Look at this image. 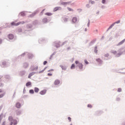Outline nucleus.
<instances>
[{"mask_svg": "<svg viewBox=\"0 0 125 125\" xmlns=\"http://www.w3.org/2000/svg\"><path fill=\"white\" fill-rule=\"evenodd\" d=\"M8 120L9 121V122H11V123L12 122V121L13 120V118L12 117V116H9L8 118Z\"/></svg>", "mask_w": 125, "mask_h": 125, "instance_id": "33", "label": "nucleus"}, {"mask_svg": "<svg viewBox=\"0 0 125 125\" xmlns=\"http://www.w3.org/2000/svg\"><path fill=\"white\" fill-rule=\"evenodd\" d=\"M60 67H61L62 69L63 70V71H66V70H67V68H68V66L65 65V64H61L60 65Z\"/></svg>", "mask_w": 125, "mask_h": 125, "instance_id": "6", "label": "nucleus"}, {"mask_svg": "<svg viewBox=\"0 0 125 125\" xmlns=\"http://www.w3.org/2000/svg\"><path fill=\"white\" fill-rule=\"evenodd\" d=\"M121 100H122V99L121 98V97H120L119 96H117L116 98L115 101L117 102H120Z\"/></svg>", "mask_w": 125, "mask_h": 125, "instance_id": "18", "label": "nucleus"}, {"mask_svg": "<svg viewBox=\"0 0 125 125\" xmlns=\"http://www.w3.org/2000/svg\"><path fill=\"white\" fill-rule=\"evenodd\" d=\"M29 93H30V94H34V93H35V91L33 89H30L29 90Z\"/></svg>", "mask_w": 125, "mask_h": 125, "instance_id": "35", "label": "nucleus"}, {"mask_svg": "<svg viewBox=\"0 0 125 125\" xmlns=\"http://www.w3.org/2000/svg\"><path fill=\"white\" fill-rule=\"evenodd\" d=\"M26 74V71H21L20 72V76H24Z\"/></svg>", "mask_w": 125, "mask_h": 125, "instance_id": "26", "label": "nucleus"}, {"mask_svg": "<svg viewBox=\"0 0 125 125\" xmlns=\"http://www.w3.org/2000/svg\"><path fill=\"white\" fill-rule=\"evenodd\" d=\"M47 76H52V74L51 73H48Z\"/></svg>", "mask_w": 125, "mask_h": 125, "instance_id": "62", "label": "nucleus"}, {"mask_svg": "<svg viewBox=\"0 0 125 125\" xmlns=\"http://www.w3.org/2000/svg\"><path fill=\"white\" fill-rule=\"evenodd\" d=\"M27 55V52H24L23 54H22L20 56H18V58H22V57H24V56H25V55Z\"/></svg>", "mask_w": 125, "mask_h": 125, "instance_id": "19", "label": "nucleus"}, {"mask_svg": "<svg viewBox=\"0 0 125 125\" xmlns=\"http://www.w3.org/2000/svg\"><path fill=\"white\" fill-rule=\"evenodd\" d=\"M36 14H37V11H35L33 14L30 15L28 17H30V18H33L34 17V16H35V15H36Z\"/></svg>", "mask_w": 125, "mask_h": 125, "instance_id": "23", "label": "nucleus"}, {"mask_svg": "<svg viewBox=\"0 0 125 125\" xmlns=\"http://www.w3.org/2000/svg\"><path fill=\"white\" fill-rule=\"evenodd\" d=\"M75 64L77 65V66L80 70H81V71H83V64L79 62V61H75Z\"/></svg>", "mask_w": 125, "mask_h": 125, "instance_id": "3", "label": "nucleus"}, {"mask_svg": "<svg viewBox=\"0 0 125 125\" xmlns=\"http://www.w3.org/2000/svg\"><path fill=\"white\" fill-rule=\"evenodd\" d=\"M26 55H27L29 59H32L34 57V55L32 53L26 52Z\"/></svg>", "mask_w": 125, "mask_h": 125, "instance_id": "8", "label": "nucleus"}, {"mask_svg": "<svg viewBox=\"0 0 125 125\" xmlns=\"http://www.w3.org/2000/svg\"><path fill=\"white\" fill-rule=\"evenodd\" d=\"M61 4H62V5H64V7L67 6V5L66 4V2H62Z\"/></svg>", "mask_w": 125, "mask_h": 125, "instance_id": "38", "label": "nucleus"}, {"mask_svg": "<svg viewBox=\"0 0 125 125\" xmlns=\"http://www.w3.org/2000/svg\"><path fill=\"white\" fill-rule=\"evenodd\" d=\"M90 20H88V23H87V27H89V24H90Z\"/></svg>", "mask_w": 125, "mask_h": 125, "instance_id": "47", "label": "nucleus"}, {"mask_svg": "<svg viewBox=\"0 0 125 125\" xmlns=\"http://www.w3.org/2000/svg\"><path fill=\"white\" fill-rule=\"evenodd\" d=\"M54 46H55L57 48H59L60 47L61 45L59 43V42H54L53 44Z\"/></svg>", "mask_w": 125, "mask_h": 125, "instance_id": "7", "label": "nucleus"}, {"mask_svg": "<svg viewBox=\"0 0 125 125\" xmlns=\"http://www.w3.org/2000/svg\"><path fill=\"white\" fill-rule=\"evenodd\" d=\"M120 22H121V21H118L114 22L113 24H114V25H115V24H119V23H120Z\"/></svg>", "mask_w": 125, "mask_h": 125, "instance_id": "45", "label": "nucleus"}, {"mask_svg": "<svg viewBox=\"0 0 125 125\" xmlns=\"http://www.w3.org/2000/svg\"><path fill=\"white\" fill-rule=\"evenodd\" d=\"M32 24L36 26V25H38V24H39V21L38 20H35L32 22Z\"/></svg>", "mask_w": 125, "mask_h": 125, "instance_id": "24", "label": "nucleus"}, {"mask_svg": "<svg viewBox=\"0 0 125 125\" xmlns=\"http://www.w3.org/2000/svg\"><path fill=\"white\" fill-rule=\"evenodd\" d=\"M26 28H27V29L28 30L30 29V30H33V24H31V23H28L25 26Z\"/></svg>", "mask_w": 125, "mask_h": 125, "instance_id": "4", "label": "nucleus"}, {"mask_svg": "<svg viewBox=\"0 0 125 125\" xmlns=\"http://www.w3.org/2000/svg\"><path fill=\"white\" fill-rule=\"evenodd\" d=\"M18 32L19 33H21V32H22V29L19 28V29L18 30Z\"/></svg>", "mask_w": 125, "mask_h": 125, "instance_id": "49", "label": "nucleus"}, {"mask_svg": "<svg viewBox=\"0 0 125 125\" xmlns=\"http://www.w3.org/2000/svg\"><path fill=\"white\" fill-rule=\"evenodd\" d=\"M63 21H64V22H67V21H68V18H64L63 19Z\"/></svg>", "mask_w": 125, "mask_h": 125, "instance_id": "43", "label": "nucleus"}, {"mask_svg": "<svg viewBox=\"0 0 125 125\" xmlns=\"http://www.w3.org/2000/svg\"><path fill=\"white\" fill-rule=\"evenodd\" d=\"M104 56L106 58L109 57V56H110V55L109 54V53H106L105 54H104Z\"/></svg>", "mask_w": 125, "mask_h": 125, "instance_id": "44", "label": "nucleus"}, {"mask_svg": "<svg viewBox=\"0 0 125 125\" xmlns=\"http://www.w3.org/2000/svg\"><path fill=\"white\" fill-rule=\"evenodd\" d=\"M44 72V70H42V71H40L38 72V74H42V73H43Z\"/></svg>", "mask_w": 125, "mask_h": 125, "instance_id": "48", "label": "nucleus"}, {"mask_svg": "<svg viewBox=\"0 0 125 125\" xmlns=\"http://www.w3.org/2000/svg\"><path fill=\"white\" fill-rule=\"evenodd\" d=\"M71 1H68V2H65V3L66 4V5H68L69 4H70V3H71Z\"/></svg>", "mask_w": 125, "mask_h": 125, "instance_id": "53", "label": "nucleus"}, {"mask_svg": "<svg viewBox=\"0 0 125 125\" xmlns=\"http://www.w3.org/2000/svg\"><path fill=\"white\" fill-rule=\"evenodd\" d=\"M60 83V80L57 79L54 82V84L55 85H58Z\"/></svg>", "mask_w": 125, "mask_h": 125, "instance_id": "15", "label": "nucleus"}, {"mask_svg": "<svg viewBox=\"0 0 125 125\" xmlns=\"http://www.w3.org/2000/svg\"><path fill=\"white\" fill-rule=\"evenodd\" d=\"M86 7H87V8H89L90 7V5H89V4H87L86 5Z\"/></svg>", "mask_w": 125, "mask_h": 125, "instance_id": "52", "label": "nucleus"}, {"mask_svg": "<svg viewBox=\"0 0 125 125\" xmlns=\"http://www.w3.org/2000/svg\"><path fill=\"white\" fill-rule=\"evenodd\" d=\"M8 39L10 40H12L13 39H14V35L12 34H10L8 35Z\"/></svg>", "mask_w": 125, "mask_h": 125, "instance_id": "10", "label": "nucleus"}, {"mask_svg": "<svg viewBox=\"0 0 125 125\" xmlns=\"http://www.w3.org/2000/svg\"><path fill=\"white\" fill-rule=\"evenodd\" d=\"M31 84H32V83H31V82H28L26 83V86H29V85H31Z\"/></svg>", "mask_w": 125, "mask_h": 125, "instance_id": "34", "label": "nucleus"}, {"mask_svg": "<svg viewBox=\"0 0 125 125\" xmlns=\"http://www.w3.org/2000/svg\"><path fill=\"white\" fill-rule=\"evenodd\" d=\"M87 107L88 108H92V105L91 104H88Z\"/></svg>", "mask_w": 125, "mask_h": 125, "instance_id": "51", "label": "nucleus"}, {"mask_svg": "<svg viewBox=\"0 0 125 125\" xmlns=\"http://www.w3.org/2000/svg\"><path fill=\"white\" fill-rule=\"evenodd\" d=\"M2 43V39L0 38V44H1Z\"/></svg>", "mask_w": 125, "mask_h": 125, "instance_id": "60", "label": "nucleus"}, {"mask_svg": "<svg viewBox=\"0 0 125 125\" xmlns=\"http://www.w3.org/2000/svg\"><path fill=\"white\" fill-rule=\"evenodd\" d=\"M62 9V8L61 7H56L54 8V11H57V10H61Z\"/></svg>", "mask_w": 125, "mask_h": 125, "instance_id": "17", "label": "nucleus"}, {"mask_svg": "<svg viewBox=\"0 0 125 125\" xmlns=\"http://www.w3.org/2000/svg\"><path fill=\"white\" fill-rule=\"evenodd\" d=\"M4 84L3 83H0V86H3Z\"/></svg>", "mask_w": 125, "mask_h": 125, "instance_id": "63", "label": "nucleus"}, {"mask_svg": "<svg viewBox=\"0 0 125 125\" xmlns=\"http://www.w3.org/2000/svg\"><path fill=\"white\" fill-rule=\"evenodd\" d=\"M53 71H54V70L53 69H51L48 70L47 72H52Z\"/></svg>", "mask_w": 125, "mask_h": 125, "instance_id": "57", "label": "nucleus"}, {"mask_svg": "<svg viewBox=\"0 0 125 125\" xmlns=\"http://www.w3.org/2000/svg\"><path fill=\"white\" fill-rule=\"evenodd\" d=\"M11 25H12V26H18L17 25V23H16L14 21H13L11 23Z\"/></svg>", "mask_w": 125, "mask_h": 125, "instance_id": "37", "label": "nucleus"}, {"mask_svg": "<svg viewBox=\"0 0 125 125\" xmlns=\"http://www.w3.org/2000/svg\"><path fill=\"white\" fill-rule=\"evenodd\" d=\"M117 92H122V88H118L117 89Z\"/></svg>", "mask_w": 125, "mask_h": 125, "instance_id": "42", "label": "nucleus"}, {"mask_svg": "<svg viewBox=\"0 0 125 125\" xmlns=\"http://www.w3.org/2000/svg\"><path fill=\"white\" fill-rule=\"evenodd\" d=\"M4 96V93L0 94V98H2Z\"/></svg>", "mask_w": 125, "mask_h": 125, "instance_id": "46", "label": "nucleus"}, {"mask_svg": "<svg viewBox=\"0 0 125 125\" xmlns=\"http://www.w3.org/2000/svg\"><path fill=\"white\" fill-rule=\"evenodd\" d=\"M114 26H115V23H112L109 27V28L107 29L106 32H108L109 31V30H110V29H112V28H113V27H114Z\"/></svg>", "mask_w": 125, "mask_h": 125, "instance_id": "25", "label": "nucleus"}, {"mask_svg": "<svg viewBox=\"0 0 125 125\" xmlns=\"http://www.w3.org/2000/svg\"><path fill=\"white\" fill-rule=\"evenodd\" d=\"M20 24H21L22 25H23V24H25V21H20V22L17 23V26H19Z\"/></svg>", "mask_w": 125, "mask_h": 125, "instance_id": "30", "label": "nucleus"}, {"mask_svg": "<svg viewBox=\"0 0 125 125\" xmlns=\"http://www.w3.org/2000/svg\"><path fill=\"white\" fill-rule=\"evenodd\" d=\"M98 51L97 50V46H96L94 49V52L95 53H97Z\"/></svg>", "mask_w": 125, "mask_h": 125, "instance_id": "40", "label": "nucleus"}, {"mask_svg": "<svg viewBox=\"0 0 125 125\" xmlns=\"http://www.w3.org/2000/svg\"><path fill=\"white\" fill-rule=\"evenodd\" d=\"M25 15H26V14H25L24 12H21L19 14L18 17H19V16H22V17H23V16H25Z\"/></svg>", "mask_w": 125, "mask_h": 125, "instance_id": "22", "label": "nucleus"}, {"mask_svg": "<svg viewBox=\"0 0 125 125\" xmlns=\"http://www.w3.org/2000/svg\"><path fill=\"white\" fill-rule=\"evenodd\" d=\"M17 125V120L16 119H13L12 122L10 123V125Z\"/></svg>", "mask_w": 125, "mask_h": 125, "instance_id": "9", "label": "nucleus"}, {"mask_svg": "<svg viewBox=\"0 0 125 125\" xmlns=\"http://www.w3.org/2000/svg\"><path fill=\"white\" fill-rule=\"evenodd\" d=\"M105 2H106V0H102V3H103V4H104Z\"/></svg>", "mask_w": 125, "mask_h": 125, "instance_id": "59", "label": "nucleus"}, {"mask_svg": "<svg viewBox=\"0 0 125 125\" xmlns=\"http://www.w3.org/2000/svg\"><path fill=\"white\" fill-rule=\"evenodd\" d=\"M23 67H24V68L26 69V68H28V67H29V64L27 62L24 63H23Z\"/></svg>", "mask_w": 125, "mask_h": 125, "instance_id": "27", "label": "nucleus"}, {"mask_svg": "<svg viewBox=\"0 0 125 125\" xmlns=\"http://www.w3.org/2000/svg\"><path fill=\"white\" fill-rule=\"evenodd\" d=\"M77 19L76 17H74L73 19H72V22L73 23H76V22H77Z\"/></svg>", "mask_w": 125, "mask_h": 125, "instance_id": "32", "label": "nucleus"}, {"mask_svg": "<svg viewBox=\"0 0 125 125\" xmlns=\"http://www.w3.org/2000/svg\"><path fill=\"white\" fill-rule=\"evenodd\" d=\"M31 71H37L39 69V66H37L35 67L34 66H31Z\"/></svg>", "mask_w": 125, "mask_h": 125, "instance_id": "16", "label": "nucleus"}, {"mask_svg": "<svg viewBox=\"0 0 125 125\" xmlns=\"http://www.w3.org/2000/svg\"><path fill=\"white\" fill-rule=\"evenodd\" d=\"M43 64V65H46V64H47V61H44Z\"/></svg>", "mask_w": 125, "mask_h": 125, "instance_id": "54", "label": "nucleus"}, {"mask_svg": "<svg viewBox=\"0 0 125 125\" xmlns=\"http://www.w3.org/2000/svg\"><path fill=\"white\" fill-rule=\"evenodd\" d=\"M111 53L115 55V57H120L122 54H125V48L122 47L118 51L112 50Z\"/></svg>", "mask_w": 125, "mask_h": 125, "instance_id": "1", "label": "nucleus"}, {"mask_svg": "<svg viewBox=\"0 0 125 125\" xmlns=\"http://www.w3.org/2000/svg\"><path fill=\"white\" fill-rule=\"evenodd\" d=\"M75 66L74 64H72L70 67V69H71L72 70L75 69Z\"/></svg>", "mask_w": 125, "mask_h": 125, "instance_id": "39", "label": "nucleus"}, {"mask_svg": "<svg viewBox=\"0 0 125 125\" xmlns=\"http://www.w3.org/2000/svg\"><path fill=\"white\" fill-rule=\"evenodd\" d=\"M91 4H94L95 3V2L94 1H91Z\"/></svg>", "mask_w": 125, "mask_h": 125, "instance_id": "61", "label": "nucleus"}, {"mask_svg": "<svg viewBox=\"0 0 125 125\" xmlns=\"http://www.w3.org/2000/svg\"><path fill=\"white\" fill-rule=\"evenodd\" d=\"M10 65V63L7 61H1L0 62V66L1 68H7Z\"/></svg>", "mask_w": 125, "mask_h": 125, "instance_id": "2", "label": "nucleus"}, {"mask_svg": "<svg viewBox=\"0 0 125 125\" xmlns=\"http://www.w3.org/2000/svg\"><path fill=\"white\" fill-rule=\"evenodd\" d=\"M35 74L36 72H32L30 73L28 75V79H31V77H32V76H34V75H35Z\"/></svg>", "mask_w": 125, "mask_h": 125, "instance_id": "20", "label": "nucleus"}, {"mask_svg": "<svg viewBox=\"0 0 125 125\" xmlns=\"http://www.w3.org/2000/svg\"><path fill=\"white\" fill-rule=\"evenodd\" d=\"M42 22L43 23H47V18H45L42 19Z\"/></svg>", "mask_w": 125, "mask_h": 125, "instance_id": "31", "label": "nucleus"}, {"mask_svg": "<svg viewBox=\"0 0 125 125\" xmlns=\"http://www.w3.org/2000/svg\"><path fill=\"white\" fill-rule=\"evenodd\" d=\"M125 42V39L122 40V41H121L120 42H119L117 45V46L122 45V44H123L124 42Z\"/></svg>", "mask_w": 125, "mask_h": 125, "instance_id": "21", "label": "nucleus"}, {"mask_svg": "<svg viewBox=\"0 0 125 125\" xmlns=\"http://www.w3.org/2000/svg\"><path fill=\"white\" fill-rule=\"evenodd\" d=\"M34 91L35 92H36V93H38V92H39V91H40V89H39V88L35 87L34 88Z\"/></svg>", "mask_w": 125, "mask_h": 125, "instance_id": "28", "label": "nucleus"}, {"mask_svg": "<svg viewBox=\"0 0 125 125\" xmlns=\"http://www.w3.org/2000/svg\"><path fill=\"white\" fill-rule=\"evenodd\" d=\"M67 9L68 11H74V9L68 7Z\"/></svg>", "mask_w": 125, "mask_h": 125, "instance_id": "41", "label": "nucleus"}, {"mask_svg": "<svg viewBox=\"0 0 125 125\" xmlns=\"http://www.w3.org/2000/svg\"><path fill=\"white\" fill-rule=\"evenodd\" d=\"M43 41H44V40L43 39H41L39 40V43H41V42H43Z\"/></svg>", "mask_w": 125, "mask_h": 125, "instance_id": "50", "label": "nucleus"}, {"mask_svg": "<svg viewBox=\"0 0 125 125\" xmlns=\"http://www.w3.org/2000/svg\"><path fill=\"white\" fill-rule=\"evenodd\" d=\"M96 61L97 62L99 66H101L102 65V63H103V61L101 60L100 58L96 59Z\"/></svg>", "mask_w": 125, "mask_h": 125, "instance_id": "5", "label": "nucleus"}, {"mask_svg": "<svg viewBox=\"0 0 125 125\" xmlns=\"http://www.w3.org/2000/svg\"><path fill=\"white\" fill-rule=\"evenodd\" d=\"M102 114H103V111L101 110L97 111L95 113V115H96V116H100Z\"/></svg>", "mask_w": 125, "mask_h": 125, "instance_id": "12", "label": "nucleus"}, {"mask_svg": "<svg viewBox=\"0 0 125 125\" xmlns=\"http://www.w3.org/2000/svg\"><path fill=\"white\" fill-rule=\"evenodd\" d=\"M16 107L17 109H20L21 108V104L20 103H17L16 104Z\"/></svg>", "mask_w": 125, "mask_h": 125, "instance_id": "14", "label": "nucleus"}, {"mask_svg": "<svg viewBox=\"0 0 125 125\" xmlns=\"http://www.w3.org/2000/svg\"><path fill=\"white\" fill-rule=\"evenodd\" d=\"M67 119H68V120L69 121V122H71V121L72 119L71 118V117H68L67 118Z\"/></svg>", "mask_w": 125, "mask_h": 125, "instance_id": "58", "label": "nucleus"}, {"mask_svg": "<svg viewBox=\"0 0 125 125\" xmlns=\"http://www.w3.org/2000/svg\"><path fill=\"white\" fill-rule=\"evenodd\" d=\"M121 125H125V122H123V123L121 124Z\"/></svg>", "mask_w": 125, "mask_h": 125, "instance_id": "64", "label": "nucleus"}, {"mask_svg": "<svg viewBox=\"0 0 125 125\" xmlns=\"http://www.w3.org/2000/svg\"><path fill=\"white\" fill-rule=\"evenodd\" d=\"M45 15H47V16H51V15H52V13L47 12L45 14Z\"/></svg>", "mask_w": 125, "mask_h": 125, "instance_id": "36", "label": "nucleus"}, {"mask_svg": "<svg viewBox=\"0 0 125 125\" xmlns=\"http://www.w3.org/2000/svg\"><path fill=\"white\" fill-rule=\"evenodd\" d=\"M16 114L17 116H20L22 114V110H17L16 111Z\"/></svg>", "mask_w": 125, "mask_h": 125, "instance_id": "11", "label": "nucleus"}, {"mask_svg": "<svg viewBox=\"0 0 125 125\" xmlns=\"http://www.w3.org/2000/svg\"><path fill=\"white\" fill-rule=\"evenodd\" d=\"M45 93H46V89L42 90L40 92V94H41V95H44Z\"/></svg>", "mask_w": 125, "mask_h": 125, "instance_id": "13", "label": "nucleus"}, {"mask_svg": "<svg viewBox=\"0 0 125 125\" xmlns=\"http://www.w3.org/2000/svg\"><path fill=\"white\" fill-rule=\"evenodd\" d=\"M84 63L85 64H86V65H87V64H88V62H87L86 60H84Z\"/></svg>", "mask_w": 125, "mask_h": 125, "instance_id": "55", "label": "nucleus"}, {"mask_svg": "<svg viewBox=\"0 0 125 125\" xmlns=\"http://www.w3.org/2000/svg\"><path fill=\"white\" fill-rule=\"evenodd\" d=\"M105 6L104 5H102V6H101V8H102V9H105Z\"/></svg>", "mask_w": 125, "mask_h": 125, "instance_id": "56", "label": "nucleus"}, {"mask_svg": "<svg viewBox=\"0 0 125 125\" xmlns=\"http://www.w3.org/2000/svg\"><path fill=\"white\" fill-rule=\"evenodd\" d=\"M4 78L6 80H10L11 79V77L9 75H6L4 76Z\"/></svg>", "mask_w": 125, "mask_h": 125, "instance_id": "29", "label": "nucleus"}]
</instances>
